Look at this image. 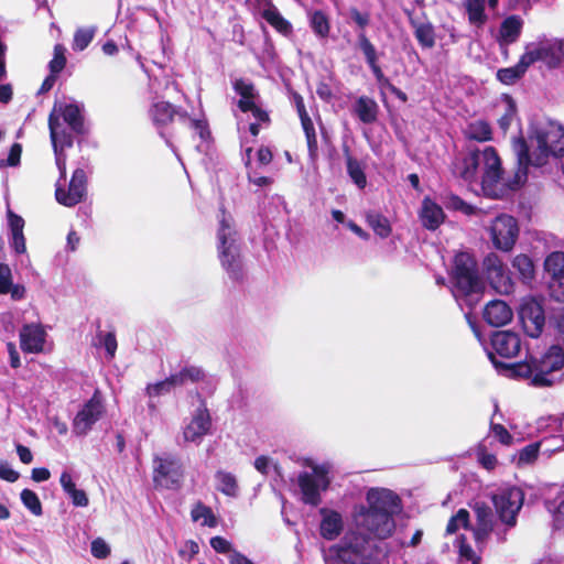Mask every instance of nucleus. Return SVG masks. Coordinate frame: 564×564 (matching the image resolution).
<instances>
[{
    "label": "nucleus",
    "mask_w": 564,
    "mask_h": 564,
    "mask_svg": "<svg viewBox=\"0 0 564 564\" xmlns=\"http://www.w3.org/2000/svg\"><path fill=\"white\" fill-rule=\"evenodd\" d=\"M454 173L476 193L490 198H501L508 189L502 177L500 158L492 147L473 151L455 163ZM514 181L509 187H517Z\"/></svg>",
    "instance_id": "nucleus-1"
},
{
    "label": "nucleus",
    "mask_w": 564,
    "mask_h": 564,
    "mask_svg": "<svg viewBox=\"0 0 564 564\" xmlns=\"http://www.w3.org/2000/svg\"><path fill=\"white\" fill-rule=\"evenodd\" d=\"M530 142H535L536 149L531 151L523 139L513 141V150L518 159V170L514 176V185H521L527 181L528 167H541L545 165L551 155H564V128L554 121L536 122L531 126Z\"/></svg>",
    "instance_id": "nucleus-2"
},
{
    "label": "nucleus",
    "mask_w": 564,
    "mask_h": 564,
    "mask_svg": "<svg viewBox=\"0 0 564 564\" xmlns=\"http://www.w3.org/2000/svg\"><path fill=\"white\" fill-rule=\"evenodd\" d=\"M218 258L223 269L235 282L243 281V261L241 249L237 240V231L232 228L226 217V210L221 209V219L217 231Z\"/></svg>",
    "instance_id": "nucleus-3"
},
{
    "label": "nucleus",
    "mask_w": 564,
    "mask_h": 564,
    "mask_svg": "<svg viewBox=\"0 0 564 564\" xmlns=\"http://www.w3.org/2000/svg\"><path fill=\"white\" fill-rule=\"evenodd\" d=\"M452 282V293L456 299L481 291L482 282L477 271V263L470 253L459 252L455 256Z\"/></svg>",
    "instance_id": "nucleus-4"
},
{
    "label": "nucleus",
    "mask_w": 564,
    "mask_h": 564,
    "mask_svg": "<svg viewBox=\"0 0 564 564\" xmlns=\"http://www.w3.org/2000/svg\"><path fill=\"white\" fill-rule=\"evenodd\" d=\"M564 366V351L558 346H552L549 351L534 364V370L528 365H518L519 375L531 376L532 384L536 387L553 386L560 379Z\"/></svg>",
    "instance_id": "nucleus-5"
},
{
    "label": "nucleus",
    "mask_w": 564,
    "mask_h": 564,
    "mask_svg": "<svg viewBox=\"0 0 564 564\" xmlns=\"http://www.w3.org/2000/svg\"><path fill=\"white\" fill-rule=\"evenodd\" d=\"M492 247L502 252L513 250L520 235V226L516 217L499 214L485 226Z\"/></svg>",
    "instance_id": "nucleus-6"
},
{
    "label": "nucleus",
    "mask_w": 564,
    "mask_h": 564,
    "mask_svg": "<svg viewBox=\"0 0 564 564\" xmlns=\"http://www.w3.org/2000/svg\"><path fill=\"white\" fill-rule=\"evenodd\" d=\"M525 58L532 65L542 62L550 68L564 63V40L557 37H542L525 46Z\"/></svg>",
    "instance_id": "nucleus-7"
},
{
    "label": "nucleus",
    "mask_w": 564,
    "mask_h": 564,
    "mask_svg": "<svg viewBox=\"0 0 564 564\" xmlns=\"http://www.w3.org/2000/svg\"><path fill=\"white\" fill-rule=\"evenodd\" d=\"M355 522L358 529L364 531L369 538L384 540L394 531L395 523L388 513L373 512L360 509L355 514Z\"/></svg>",
    "instance_id": "nucleus-8"
},
{
    "label": "nucleus",
    "mask_w": 564,
    "mask_h": 564,
    "mask_svg": "<svg viewBox=\"0 0 564 564\" xmlns=\"http://www.w3.org/2000/svg\"><path fill=\"white\" fill-rule=\"evenodd\" d=\"M524 495L517 487L499 489L492 496V502L502 523L512 528L517 523V514L523 505Z\"/></svg>",
    "instance_id": "nucleus-9"
},
{
    "label": "nucleus",
    "mask_w": 564,
    "mask_h": 564,
    "mask_svg": "<svg viewBox=\"0 0 564 564\" xmlns=\"http://www.w3.org/2000/svg\"><path fill=\"white\" fill-rule=\"evenodd\" d=\"M184 477L182 463L173 456H155L153 459V482L155 487L178 489Z\"/></svg>",
    "instance_id": "nucleus-10"
},
{
    "label": "nucleus",
    "mask_w": 564,
    "mask_h": 564,
    "mask_svg": "<svg viewBox=\"0 0 564 564\" xmlns=\"http://www.w3.org/2000/svg\"><path fill=\"white\" fill-rule=\"evenodd\" d=\"M482 268L490 285L498 293L509 294L512 291L513 284L509 270L497 253H488L484 259Z\"/></svg>",
    "instance_id": "nucleus-11"
},
{
    "label": "nucleus",
    "mask_w": 564,
    "mask_h": 564,
    "mask_svg": "<svg viewBox=\"0 0 564 564\" xmlns=\"http://www.w3.org/2000/svg\"><path fill=\"white\" fill-rule=\"evenodd\" d=\"M87 194V174L84 169H76L66 191L61 184L56 185L55 198L58 204L74 207L85 200Z\"/></svg>",
    "instance_id": "nucleus-12"
},
{
    "label": "nucleus",
    "mask_w": 564,
    "mask_h": 564,
    "mask_svg": "<svg viewBox=\"0 0 564 564\" xmlns=\"http://www.w3.org/2000/svg\"><path fill=\"white\" fill-rule=\"evenodd\" d=\"M105 412L101 395L96 390L93 397L83 405L74 417L73 431L77 435H86L93 425L101 417Z\"/></svg>",
    "instance_id": "nucleus-13"
},
{
    "label": "nucleus",
    "mask_w": 564,
    "mask_h": 564,
    "mask_svg": "<svg viewBox=\"0 0 564 564\" xmlns=\"http://www.w3.org/2000/svg\"><path fill=\"white\" fill-rule=\"evenodd\" d=\"M346 540L344 546H335L329 550V553L325 556L326 564H330L329 561L333 556L345 564H358V560L367 556V541L365 538L350 536Z\"/></svg>",
    "instance_id": "nucleus-14"
},
{
    "label": "nucleus",
    "mask_w": 564,
    "mask_h": 564,
    "mask_svg": "<svg viewBox=\"0 0 564 564\" xmlns=\"http://www.w3.org/2000/svg\"><path fill=\"white\" fill-rule=\"evenodd\" d=\"M366 499L368 503L366 510L388 513L392 518L400 509L399 497L393 491L386 488H371L367 492Z\"/></svg>",
    "instance_id": "nucleus-15"
},
{
    "label": "nucleus",
    "mask_w": 564,
    "mask_h": 564,
    "mask_svg": "<svg viewBox=\"0 0 564 564\" xmlns=\"http://www.w3.org/2000/svg\"><path fill=\"white\" fill-rule=\"evenodd\" d=\"M522 327L530 337H539L544 326V312L536 301L524 302L519 312Z\"/></svg>",
    "instance_id": "nucleus-16"
},
{
    "label": "nucleus",
    "mask_w": 564,
    "mask_h": 564,
    "mask_svg": "<svg viewBox=\"0 0 564 564\" xmlns=\"http://www.w3.org/2000/svg\"><path fill=\"white\" fill-rule=\"evenodd\" d=\"M46 332L39 324H25L20 330V347L26 354H39L44 349Z\"/></svg>",
    "instance_id": "nucleus-17"
},
{
    "label": "nucleus",
    "mask_w": 564,
    "mask_h": 564,
    "mask_svg": "<svg viewBox=\"0 0 564 564\" xmlns=\"http://www.w3.org/2000/svg\"><path fill=\"white\" fill-rule=\"evenodd\" d=\"M149 113L153 123L159 128L172 123L175 117H178L181 121L188 119L186 110L176 108L171 102L163 100L154 102L150 107Z\"/></svg>",
    "instance_id": "nucleus-18"
},
{
    "label": "nucleus",
    "mask_w": 564,
    "mask_h": 564,
    "mask_svg": "<svg viewBox=\"0 0 564 564\" xmlns=\"http://www.w3.org/2000/svg\"><path fill=\"white\" fill-rule=\"evenodd\" d=\"M491 346L496 354L503 358L516 357L521 348V340L518 334L501 330L496 332L491 337Z\"/></svg>",
    "instance_id": "nucleus-19"
},
{
    "label": "nucleus",
    "mask_w": 564,
    "mask_h": 564,
    "mask_svg": "<svg viewBox=\"0 0 564 564\" xmlns=\"http://www.w3.org/2000/svg\"><path fill=\"white\" fill-rule=\"evenodd\" d=\"M476 523L473 528L474 538L478 545L486 543L494 530V517L489 507L477 503L474 508Z\"/></svg>",
    "instance_id": "nucleus-20"
},
{
    "label": "nucleus",
    "mask_w": 564,
    "mask_h": 564,
    "mask_svg": "<svg viewBox=\"0 0 564 564\" xmlns=\"http://www.w3.org/2000/svg\"><path fill=\"white\" fill-rule=\"evenodd\" d=\"M212 427V419L208 410L198 408L189 424L184 429L183 435L186 442H195L206 435Z\"/></svg>",
    "instance_id": "nucleus-21"
},
{
    "label": "nucleus",
    "mask_w": 564,
    "mask_h": 564,
    "mask_svg": "<svg viewBox=\"0 0 564 564\" xmlns=\"http://www.w3.org/2000/svg\"><path fill=\"white\" fill-rule=\"evenodd\" d=\"M50 137L54 152H63L65 148H72L74 144L73 134L62 128L59 115L56 113V107L48 116Z\"/></svg>",
    "instance_id": "nucleus-22"
},
{
    "label": "nucleus",
    "mask_w": 564,
    "mask_h": 564,
    "mask_svg": "<svg viewBox=\"0 0 564 564\" xmlns=\"http://www.w3.org/2000/svg\"><path fill=\"white\" fill-rule=\"evenodd\" d=\"M419 216L423 227L429 230L437 229L445 219L443 208L430 197H425L422 200Z\"/></svg>",
    "instance_id": "nucleus-23"
},
{
    "label": "nucleus",
    "mask_w": 564,
    "mask_h": 564,
    "mask_svg": "<svg viewBox=\"0 0 564 564\" xmlns=\"http://www.w3.org/2000/svg\"><path fill=\"white\" fill-rule=\"evenodd\" d=\"M512 310L500 300L488 303L484 311L485 321L495 327L508 324L512 319Z\"/></svg>",
    "instance_id": "nucleus-24"
},
{
    "label": "nucleus",
    "mask_w": 564,
    "mask_h": 564,
    "mask_svg": "<svg viewBox=\"0 0 564 564\" xmlns=\"http://www.w3.org/2000/svg\"><path fill=\"white\" fill-rule=\"evenodd\" d=\"M312 474L301 473L297 477V486L302 501L317 506V465L312 466Z\"/></svg>",
    "instance_id": "nucleus-25"
},
{
    "label": "nucleus",
    "mask_w": 564,
    "mask_h": 564,
    "mask_svg": "<svg viewBox=\"0 0 564 564\" xmlns=\"http://www.w3.org/2000/svg\"><path fill=\"white\" fill-rule=\"evenodd\" d=\"M544 268L552 278L551 286L554 288L555 283H557L564 294V252H552L545 259Z\"/></svg>",
    "instance_id": "nucleus-26"
},
{
    "label": "nucleus",
    "mask_w": 564,
    "mask_h": 564,
    "mask_svg": "<svg viewBox=\"0 0 564 564\" xmlns=\"http://www.w3.org/2000/svg\"><path fill=\"white\" fill-rule=\"evenodd\" d=\"M319 531L327 539L336 538L343 529L341 516L334 510H319Z\"/></svg>",
    "instance_id": "nucleus-27"
},
{
    "label": "nucleus",
    "mask_w": 564,
    "mask_h": 564,
    "mask_svg": "<svg viewBox=\"0 0 564 564\" xmlns=\"http://www.w3.org/2000/svg\"><path fill=\"white\" fill-rule=\"evenodd\" d=\"M58 111L73 132L80 135L86 133L84 117L77 105L66 104L59 106Z\"/></svg>",
    "instance_id": "nucleus-28"
},
{
    "label": "nucleus",
    "mask_w": 564,
    "mask_h": 564,
    "mask_svg": "<svg viewBox=\"0 0 564 564\" xmlns=\"http://www.w3.org/2000/svg\"><path fill=\"white\" fill-rule=\"evenodd\" d=\"M261 17L273 28L276 32L288 35L292 32L291 23L282 17L276 7L269 1L268 8L261 12Z\"/></svg>",
    "instance_id": "nucleus-29"
},
{
    "label": "nucleus",
    "mask_w": 564,
    "mask_h": 564,
    "mask_svg": "<svg viewBox=\"0 0 564 564\" xmlns=\"http://www.w3.org/2000/svg\"><path fill=\"white\" fill-rule=\"evenodd\" d=\"M523 21L517 15L508 17L501 23L499 35L505 44H510L517 41L522 30Z\"/></svg>",
    "instance_id": "nucleus-30"
},
{
    "label": "nucleus",
    "mask_w": 564,
    "mask_h": 564,
    "mask_svg": "<svg viewBox=\"0 0 564 564\" xmlns=\"http://www.w3.org/2000/svg\"><path fill=\"white\" fill-rule=\"evenodd\" d=\"M486 0H465L464 8L468 15V22L476 26L481 28L487 22V14L485 13Z\"/></svg>",
    "instance_id": "nucleus-31"
},
{
    "label": "nucleus",
    "mask_w": 564,
    "mask_h": 564,
    "mask_svg": "<svg viewBox=\"0 0 564 564\" xmlns=\"http://www.w3.org/2000/svg\"><path fill=\"white\" fill-rule=\"evenodd\" d=\"M531 64L529 63L528 58H525V55L523 54L520 57V61L517 65L508 68H501L497 73L498 79L506 84L511 85L516 83L529 68Z\"/></svg>",
    "instance_id": "nucleus-32"
},
{
    "label": "nucleus",
    "mask_w": 564,
    "mask_h": 564,
    "mask_svg": "<svg viewBox=\"0 0 564 564\" xmlns=\"http://www.w3.org/2000/svg\"><path fill=\"white\" fill-rule=\"evenodd\" d=\"M355 112L364 123H371L377 119L378 105L373 99L364 96L357 99Z\"/></svg>",
    "instance_id": "nucleus-33"
},
{
    "label": "nucleus",
    "mask_w": 564,
    "mask_h": 564,
    "mask_svg": "<svg viewBox=\"0 0 564 564\" xmlns=\"http://www.w3.org/2000/svg\"><path fill=\"white\" fill-rule=\"evenodd\" d=\"M215 478L217 480V490L228 497H236L238 494V482L237 478L234 474L218 470L215 474Z\"/></svg>",
    "instance_id": "nucleus-34"
},
{
    "label": "nucleus",
    "mask_w": 564,
    "mask_h": 564,
    "mask_svg": "<svg viewBox=\"0 0 564 564\" xmlns=\"http://www.w3.org/2000/svg\"><path fill=\"white\" fill-rule=\"evenodd\" d=\"M366 220L375 234L379 237L387 238L390 236L392 231L390 221L382 214L377 212H368L366 214Z\"/></svg>",
    "instance_id": "nucleus-35"
},
{
    "label": "nucleus",
    "mask_w": 564,
    "mask_h": 564,
    "mask_svg": "<svg viewBox=\"0 0 564 564\" xmlns=\"http://www.w3.org/2000/svg\"><path fill=\"white\" fill-rule=\"evenodd\" d=\"M234 90L240 96L238 100V108L241 111V104L245 101L247 104L256 102V98L258 97V93L256 91V87L251 82H246L243 78H238L234 82Z\"/></svg>",
    "instance_id": "nucleus-36"
},
{
    "label": "nucleus",
    "mask_w": 564,
    "mask_h": 564,
    "mask_svg": "<svg viewBox=\"0 0 564 564\" xmlns=\"http://www.w3.org/2000/svg\"><path fill=\"white\" fill-rule=\"evenodd\" d=\"M414 35L424 48H432L435 45L434 28L431 23H413Z\"/></svg>",
    "instance_id": "nucleus-37"
},
{
    "label": "nucleus",
    "mask_w": 564,
    "mask_h": 564,
    "mask_svg": "<svg viewBox=\"0 0 564 564\" xmlns=\"http://www.w3.org/2000/svg\"><path fill=\"white\" fill-rule=\"evenodd\" d=\"M191 517L193 521H198L203 518V525H207L208 528H215L218 524L217 518L212 508L204 505L202 501L195 503L191 511Z\"/></svg>",
    "instance_id": "nucleus-38"
},
{
    "label": "nucleus",
    "mask_w": 564,
    "mask_h": 564,
    "mask_svg": "<svg viewBox=\"0 0 564 564\" xmlns=\"http://www.w3.org/2000/svg\"><path fill=\"white\" fill-rule=\"evenodd\" d=\"M301 124H302L303 131L306 137V145H307L308 155H310L312 162L314 163L315 156H316V151H317V142H316V133H315L314 123L310 116H304V118H301Z\"/></svg>",
    "instance_id": "nucleus-39"
},
{
    "label": "nucleus",
    "mask_w": 564,
    "mask_h": 564,
    "mask_svg": "<svg viewBox=\"0 0 564 564\" xmlns=\"http://www.w3.org/2000/svg\"><path fill=\"white\" fill-rule=\"evenodd\" d=\"M95 28H78L74 33L72 48L82 52L88 47L95 36Z\"/></svg>",
    "instance_id": "nucleus-40"
},
{
    "label": "nucleus",
    "mask_w": 564,
    "mask_h": 564,
    "mask_svg": "<svg viewBox=\"0 0 564 564\" xmlns=\"http://www.w3.org/2000/svg\"><path fill=\"white\" fill-rule=\"evenodd\" d=\"M512 267L520 273L523 280H531L534 275L532 260L525 254H518L512 260Z\"/></svg>",
    "instance_id": "nucleus-41"
},
{
    "label": "nucleus",
    "mask_w": 564,
    "mask_h": 564,
    "mask_svg": "<svg viewBox=\"0 0 564 564\" xmlns=\"http://www.w3.org/2000/svg\"><path fill=\"white\" fill-rule=\"evenodd\" d=\"M467 135L473 140L487 141L491 138V129L487 122L478 120L468 126Z\"/></svg>",
    "instance_id": "nucleus-42"
},
{
    "label": "nucleus",
    "mask_w": 564,
    "mask_h": 564,
    "mask_svg": "<svg viewBox=\"0 0 564 564\" xmlns=\"http://www.w3.org/2000/svg\"><path fill=\"white\" fill-rule=\"evenodd\" d=\"M20 497L24 507L29 509L34 516H42V503L39 496L33 490L25 488L21 491Z\"/></svg>",
    "instance_id": "nucleus-43"
},
{
    "label": "nucleus",
    "mask_w": 564,
    "mask_h": 564,
    "mask_svg": "<svg viewBox=\"0 0 564 564\" xmlns=\"http://www.w3.org/2000/svg\"><path fill=\"white\" fill-rule=\"evenodd\" d=\"M347 172L359 188H364L366 186L367 178L364 169L357 160L350 156L347 159Z\"/></svg>",
    "instance_id": "nucleus-44"
},
{
    "label": "nucleus",
    "mask_w": 564,
    "mask_h": 564,
    "mask_svg": "<svg viewBox=\"0 0 564 564\" xmlns=\"http://www.w3.org/2000/svg\"><path fill=\"white\" fill-rule=\"evenodd\" d=\"M66 48L63 44H56L54 46V55L48 63L50 73L58 75L66 66Z\"/></svg>",
    "instance_id": "nucleus-45"
},
{
    "label": "nucleus",
    "mask_w": 564,
    "mask_h": 564,
    "mask_svg": "<svg viewBox=\"0 0 564 564\" xmlns=\"http://www.w3.org/2000/svg\"><path fill=\"white\" fill-rule=\"evenodd\" d=\"M96 338L98 339L97 345L104 346L108 357L113 358L117 347H118L115 333L113 332L104 333L102 330H98Z\"/></svg>",
    "instance_id": "nucleus-46"
},
{
    "label": "nucleus",
    "mask_w": 564,
    "mask_h": 564,
    "mask_svg": "<svg viewBox=\"0 0 564 564\" xmlns=\"http://www.w3.org/2000/svg\"><path fill=\"white\" fill-rule=\"evenodd\" d=\"M517 113L516 104L513 100L509 97L506 98L505 101V112L503 115L498 119L499 127L506 132L511 122L514 120Z\"/></svg>",
    "instance_id": "nucleus-47"
},
{
    "label": "nucleus",
    "mask_w": 564,
    "mask_h": 564,
    "mask_svg": "<svg viewBox=\"0 0 564 564\" xmlns=\"http://www.w3.org/2000/svg\"><path fill=\"white\" fill-rule=\"evenodd\" d=\"M469 520V513L465 509H459L457 513L451 518V520L447 523L446 532L448 534L455 533L458 528H467Z\"/></svg>",
    "instance_id": "nucleus-48"
},
{
    "label": "nucleus",
    "mask_w": 564,
    "mask_h": 564,
    "mask_svg": "<svg viewBox=\"0 0 564 564\" xmlns=\"http://www.w3.org/2000/svg\"><path fill=\"white\" fill-rule=\"evenodd\" d=\"M187 120L189 121V127L197 132L202 141L208 142L212 140V132L206 119H192L188 117Z\"/></svg>",
    "instance_id": "nucleus-49"
},
{
    "label": "nucleus",
    "mask_w": 564,
    "mask_h": 564,
    "mask_svg": "<svg viewBox=\"0 0 564 564\" xmlns=\"http://www.w3.org/2000/svg\"><path fill=\"white\" fill-rule=\"evenodd\" d=\"M358 43H359L360 50L362 51V53H364V55L366 57V61H367L368 65L369 64H373L375 62H377L376 48L371 44V42L368 40V37L366 36V34L364 32H361L358 35Z\"/></svg>",
    "instance_id": "nucleus-50"
},
{
    "label": "nucleus",
    "mask_w": 564,
    "mask_h": 564,
    "mask_svg": "<svg viewBox=\"0 0 564 564\" xmlns=\"http://www.w3.org/2000/svg\"><path fill=\"white\" fill-rule=\"evenodd\" d=\"M22 145L18 142L13 143L9 150L7 160H0V167L18 166L21 161Z\"/></svg>",
    "instance_id": "nucleus-51"
},
{
    "label": "nucleus",
    "mask_w": 564,
    "mask_h": 564,
    "mask_svg": "<svg viewBox=\"0 0 564 564\" xmlns=\"http://www.w3.org/2000/svg\"><path fill=\"white\" fill-rule=\"evenodd\" d=\"M241 112H251L252 116L258 121H261V122H264V123H269L271 121L268 111L262 109L258 105H256V102L247 104V102L243 101L241 104Z\"/></svg>",
    "instance_id": "nucleus-52"
},
{
    "label": "nucleus",
    "mask_w": 564,
    "mask_h": 564,
    "mask_svg": "<svg viewBox=\"0 0 564 564\" xmlns=\"http://www.w3.org/2000/svg\"><path fill=\"white\" fill-rule=\"evenodd\" d=\"M540 443H533L524 448H522L519 453L518 463L519 464H531L533 463L539 454Z\"/></svg>",
    "instance_id": "nucleus-53"
},
{
    "label": "nucleus",
    "mask_w": 564,
    "mask_h": 564,
    "mask_svg": "<svg viewBox=\"0 0 564 564\" xmlns=\"http://www.w3.org/2000/svg\"><path fill=\"white\" fill-rule=\"evenodd\" d=\"M12 286V272L7 263H0V294H9Z\"/></svg>",
    "instance_id": "nucleus-54"
},
{
    "label": "nucleus",
    "mask_w": 564,
    "mask_h": 564,
    "mask_svg": "<svg viewBox=\"0 0 564 564\" xmlns=\"http://www.w3.org/2000/svg\"><path fill=\"white\" fill-rule=\"evenodd\" d=\"M552 513L555 524L558 527H564V488L558 492L556 497Z\"/></svg>",
    "instance_id": "nucleus-55"
},
{
    "label": "nucleus",
    "mask_w": 564,
    "mask_h": 564,
    "mask_svg": "<svg viewBox=\"0 0 564 564\" xmlns=\"http://www.w3.org/2000/svg\"><path fill=\"white\" fill-rule=\"evenodd\" d=\"M94 557L104 560L109 556L110 547L101 538H97L91 542L90 547Z\"/></svg>",
    "instance_id": "nucleus-56"
},
{
    "label": "nucleus",
    "mask_w": 564,
    "mask_h": 564,
    "mask_svg": "<svg viewBox=\"0 0 564 564\" xmlns=\"http://www.w3.org/2000/svg\"><path fill=\"white\" fill-rule=\"evenodd\" d=\"M319 491L326 490L330 484V475L334 474V466L330 463L319 464Z\"/></svg>",
    "instance_id": "nucleus-57"
},
{
    "label": "nucleus",
    "mask_w": 564,
    "mask_h": 564,
    "mask_svg": "<svg viewBox=\"0 0 564 564\" xmlns=\"http://www.w3.org/2000/svg\"><path fill=\"white\" fill-rule=\"evenodd\" d=\"M447 207L455 210H460L466 215H471L474 214L475 210V208L471 205L465 203L462 198H459L456 195L448 196Z\"/></svg>",
    "instance_id": "nucleus-58"
},
{
    "label": "nucleus",
    "mask_w": 564,
    "mask_h": 564,
    "mask_svg": "<svg viewBox=\"0 0 564 564\" xmlns=\"http://www.w3.org/2000/svg\"><path fill=\"white\" fill-rule=\"evenodd\" d=\"M209 543H210V546L214 549V551L217 553H220V554H226L229 552L232 553L231 543L220 535L213 536L210 539Z\"/></svg>",
    "instance_id": "nucleus-59"
},
{
    "label": "nucleus",
    "mask_w": 564,
    "mask_h": 564,
    "mask_svg": "<svg viewBox=\"0 0 564 564\" xmlns=\"http://www.w3.org/2000/svg\"><path fill=\"white\" fill-rule=\"evenodd\" d=\"M8 223L11 230V235L21 234L24 229V219L13 213L11 209L8 210Z\"/></svg>",
    "instance_id": "nucleus-60"
},
{
    "label": "nucleus",
    "mask_w": 564,
    "mask_h": 564,
    "mask_svg": "<svg viewBox=\"0 0 564 564\" xmlns=\"http://www.w3.org/2000/svg\"><path fill=\"white\" fill-rule=\"evenodd\" d=\"M491 432L495 435V437L500 441V443L505 445H510L512 443L513 438L503 425L491 424Z\"/></svg>",
    "instance_id": "nucleus-61"
},
{
    "label": "nucleus",
    "mask_w": 564,
    "mask_h": 564,
    "mask_svg": "<svg viewBox=\"0 0 564 564\" xmlns=\"http://www.w3.org/2000/svg\"><path fill=\"white\" fill-rule=\"evenodd\" d=\"M170 391L171 387H169L166 379L147 387V393L149 397H159L161 394L169 393Z\"/></svg>",
    "instance_id": "nucleus-62"
},
{
    "label": "nucleus",
    "mask_w": 564,
    "mask_h": 564,
    "mask_svg": "<svg viewBox=\"0 0 564 564\" xmlns=\"http://www.w3.org/2000/svg\"><path fill=\"white\" fill-rule=\"evenodd\" d=\"M183 375H185L186 380L191 382H199L204 379V371L196 366H188L183 368Z\"/></svg>",
    "instance_id": "nucleus-63"
},
{
    "label": "nucleus",
    "mask_w": 564,
    "mask_h": 564,
    "mask_svg": "<svg viewBox=\"0 0 564 564\" xmlns=\"http://www.w3.org/2000/svg\"><path fill=\"white\" fill-rule=\"evenodd\" d=\"M10 246L15 251V253H18V254L25 253L26 243H25L24 234L21 232V234L11 235Z\"/></svg>",
    "instance_id": "nucleus-64"
}]
</instances>
